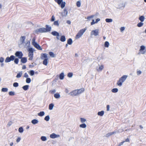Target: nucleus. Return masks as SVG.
<instances>
[{"label": "nucleus", "mask_w": 146, "mask_h": 146, "mask_svg": "<svg viewBox=\"0 0 146 146\" xmlns=\"http://www.w3.org/2000/svg\"><path fill=\"white\" fill-rule=\"evenodd\" d=\"M127 77V75H125L123 76L117 81V84L120 87L121 86L123 83L126 80Z\"/></svg>", "instance_id": "obj_1"}, {"label": "nucleus", "mask_w": 146, "mask_h": 146, "mask_svg": "<svg viewBox=\"0 0 146 146\" xmlns=\"http://www.w3.org/2000/svg\"><path fill=\"white\" fill-rule=\"evenodd\" d=\"M86 29V28H85L84 29L80 30L76 35V39H77L80 38L83 35Z\"/></svg>", "instance_id": "obj_2"}, {"label": "nucleus", "mask_w": 146, "mask_h": 146, "mask_svg": "<svg viewBox=\"0 0 146 146\" xmlns=\"http://www.w3.org/2000/svg\"><path fill=\"white\" fill-rule=\"evenodd\" d=\"M125 6V2L123 1L119 2L116 6V8L119 9H123Z\"/></svg>", "instance_id": "obj_3"}, {"label": "nucleus", "mask_w": 146, "mask_h": 146, "mask_svg": "<svg viewBox=\"0 0 146 146\" xmlns=\"http://www.w3.org/2000/svg\"><path fill=\"white\" fill-rule=\"evenodd\" d=\"M28 50L29 52L28 56L29 57V60H32L33 56V51L32 48H29Z\"/></svg>", "instance_id": "obj_4"}, {"label": "nucleus", "mask_w": 146, "mask_h": 146, "mask_svg": "<svg viewBox=\"0 0 146 146\" xmlns=\"http://www.w3.org/2000/svg\"><path fill=\"white\" fill-rule=\"evenodd\" d=\"M56 2L58 5H60V7L62 9H63L65 6L66 3L63 1V0H54Z\"/></svg>", "instance_id": "obj_5"}, {"label": "nucleus", "mask_w": 146, "mask_h": 146, "mask_svg": "<svg viewBox=\"0 0 146 146\" xmlns=\"http://www.w3.org/2000/svg\"><path fill=\"white\" fill-rule=\"evenodd\" d=\"M146 53V49L144 45H142L140 46V49L139 50V54H145Z\"/></svg>", "instance_id": "obj_6"}, {"label": "nucleus", "mask_w": 146, "mask_h": 146, "mask_svg": "<svg viewBox=\"0 0 146 146\" xmlns=\"http://www.w3.org/2000/svg\"><path fill=\"white\" fill-rule=\"evenodd\" d=\"M99 30L98 29L92 30L91 32L90 35L91 36L94 35L95 36H98L99 34Z\"/></svg>", "instance_id": "obj_7"}, {"label": "nucleus", "mask_w": 146, "mask_h": 146, "mask_svg": "<svg viewBox=\"0 0 146 146\" xmlns=\"http://www.w3.org/2000/svg\"><path fill=\"white\" fill-rule=\"evenodd\" d=\"M45 28H41L36 29L35 31V33L36 34H38L39 33H45Z\"/></svg>", "instance_id": "obj_8"}, {"label": "nucleus", "mask_w": 146, "mask_h": 146, "mask_svg": "<svg viewBox=\"0 0 146 146\" xmlns=\"http://www.w3.org/2000/svg\"><path fill=\"white\" fill-rule=\"evenodd\" d=\"M104 66L102 64H98V66L96 67V70L98 72H101L104 69Z\"/></svg>", "instance_id": "obj_9"}, {"label": "nucleus", "mask_w": 146, "mask_h": 146, "mask_svg": "<svg viewBox=\"0 0 146 146\" xmlns=\"http://www.w3.org/2000/svg\"><path fill=\"white\" fill-rule=\"evenodd\" d=\"M15 55L16 56L18 57L19 59H21L23 55V53L21 51L16 52Z\"/></svg>", "instance_id": "obj_10"}, {"label": "nucleus", "mask_w": 146, "mask_h": 146, "mask_svg": "<svg viewBox=\"0 0 146 146\" xmlns=\"http://www.w3.org/2000/svg\"><path fill=\"white\" fill-rule=\"evenodd\" d=\"M118 132V131H117L116 130H115L113 132H110V133H108L106 134L105 135H104V137H106L107 138L109 137L110 136L112 135L113 134H116V133H117Z\"/></svg>", "instance_id": "obj_11"}, {"label": "nucleus", "mask_w": 146, "mask_h": 146, "mask_svg": "<svg viewBox=\"0 0 146 146\" xmlns=\"http://www.w3.org/2000/svg\"><path fill=\"white\" fill-rule=\"evenodd\" d=\"M25 39L26 37L25 36H21L19 40V42L20 43L19 44V45L21 44H24L25 42Z\"/></svg>", "instance_id": "obj_12"}, {"label": "nucleus", "mask_w": 146, "mask_h": 146, "mask_svg": "<svg viewBox=\"0 0 146 146\" xmlns=\"http://www.w3.org/2000/svg\"><path fill=\"white\" fill-rule=\"evenodd\" d=\"M68 14V12L66 9H64L63 12L61 13V15L62 17H66L67 16Z\"/></svg>", "instance_id": "obj_13"}, {"label": "nucleus", "mask_w": 146, "mask_h": 146, "mask_svg": "<svg viewBox=\"0 0 146 146\" xmlns=\"http://www.w3.org/2000/svg\"><path fill=\"white\" fill-rule=\"evenodd\" d=\"M60 137V135L56 134L54 133L51 134L50 135V137L52 139H54L56 138L59 137Z\"/></svg>", "instance_id": "obj_14"}, {"label": "nucleus", "mask_w": 146, "mask_h": 146, "mask_svg": "<svg viewBox=\"0 0 146 146\" xmlns=\"http://www.w3.org/2000/svg\"><path fill=\"white\" fill-rule=\"evenodd\" d=\"M77 92V90H76L70 92L69 94L72 96H77L78 95Z\"/></svg>", "instance_id": "obj_15"}, {"label": "nucleus", "mask_w": 146, "mask_h": 146, "mask_svg": "<svg viewBox=\"0 0 146 146\" xmlns=\"http://www.w3.org/2000/svg\"><path fill=\"white\" fill-rule=\"evenodd\" d=\"M100 18H97L95 21L94 19H92V22H91V25H93L96 24L98 22L100 21Z\"/></svg>", "instance_id": "obj_16"}, {"label": "nucleus", "mask_w": 146, "mask_h": 146, "mask_svg": "<svg viewBox=\"0 0 146 146\" xmlns=\"http://www.w3.org/2000/svg\"><path fill=\"white\" fill-rule=\"evenodd\" d=\"M33 46L37 49L39 50H42V49L39 45L36 42H34L33 44Z\"/></svg>", "instance_id": "obj_17"}, {"label": "nucleus", "mask_w": 146, "mask_h": 146, "mask_svg": "<svg viewBox=\"0 0 146 146\" xmlns=\"http://www.w3.org/2000/svg\"><path fill=\"white\" fill-rule=\"evenodd\" d=\"M30 42L29 41L27 40L26 42L24 43V44H23L25 47V48L28 47L30 45Z\"/></svg>", "instance_id": "obj_18"}, {"label": "nucleus", "mask_w": 146, "mask_h": 146, "mask_svg": "<svg viewBox=\"0 0 146 146\" xmlns=\"http://www.w3.org/2000/svg\"><path fill=\"white\" fill-rule=\"evenodd\" d=\"M41 58L42 60L48 59L47 54H41Z\"/></svg>", "instance_id": "obj_19"}, {"label": "nucleus", "mask_w": 146, "mask_h": 146, "mask_svg": "<svg viewBox=\"0 0 146 146\" xmlns=\"http://www.w3.org/2000/svg\"><path fill=\"white\" fill-rule=\"evenodd\" d=\"M46 28H45L46 30L45 32L50 31L51 30V27L50 26L46 25Z\"/></svg>", "instance_id": "obj_20"}, {"label": "nucleus", "mask_w": 146, "mask_h": 146, "mask_svg": "<svg viewBox=\"0 0 146 146\" xmlns=\"http://www.w3.org/2000/svg\"><path fill=\"white\" fill-rule=\"evenodd\" d=\"M77 91L78 95H79L83 93L84 91V88H81L79 89L76 90Z\"/></svg>", "instance_id": "obj_21"}, {"label": "nucleus", "mask_w": 146, "mask_h": 146, "mask_svg": "<svg viewBox=\"0 0 146 146\" xmlns=\"http://www.w3.org/2000/svg\"><path fill=\"white\" fill-rule=\"evenodd\" d=\"M97 15H98V14H97V13L95 15H91L88 16V17H87V18H86L88 20H90L92 18H93V17H95V18L96 17V16H97Z\"/></svg>", "instance_id": "obj_22"}, {"label": "nucleus", "mask_w": 146, "mask_h": 146, "mask_svg": "<svg viewBox=\"0 0 146 146\" xmlns=\"http://www.w3.org/2000/svg\"><path fill=\"white\" fill-rule=\"evenodd\" d=\"M22 74H23L22 71H21L17 73V74L16 76V78H21L22 76Z\"/></svg>", "instance_id": "obj_23"}, {"label": "nucleus", "mask_w": 146, "mask_h": 146, "mask_svg": "<svg viewBox=\"0 0 146 146\" xmlns=\"http://www.w3.org/2000/svg\"><path fill=\"white\" fill-rule=\"evenodd\" d=\"M21 62L23 63H25L27 62V59L26 57H23L21 58Z\"/></svg>", "instance_id": "obj_24"}, {"label": "nucleus", "mask_w": 146, "mask_h": 146, "mask_svg": "<svg viewBox=\"0 0 146 146\" xmlns=\"http://www.w3.org/2000/svg\"><path fill=\"white\" fill-rule=\"evenodd\" d=\"M104 111H100L98 112L97 113V114L99 116H102L104 115Z\"/></svg>", "instance_id": "obj_25"}, {"label": "nucleus", "mask_w": 146, "mask_h": 146, "mask_svg": "<svg viewBox=\"0 0 146 146\" xmlns=\"http://www.w3.org/2000/svg\"><path fill=\"white\" fill-rule=\"evenodd\" d=\"M44 114L45 113L43 111H40L39 113H38V115L40 117L43 116Z\"/></svg>", "instance_id": "obj_26"}, {"label": "nucleus", "mask_w": 146, "mask_h": 146, "mask_svg": "<svg viewBox=\"0 0 146 146\" xmlns=\"http://www.w3.org/2000/svg\"><path fill=\"white\" fill-rule=\"evenodd\" d=\"M64 77V75L63 72H62L59 75V78L60 80L63 79Z\"/></svg>", "instance_id": "obj_27"}, {"label": "nucleus", "mask_w": 146, "mask_h": 146, "mask_svg": "<svg viewBox=\"0 0 146 146\" xmlns=\"http://www.w3.org/2000/svg\"><path fill=\"white\" fill-rule=\"evenodd\" d=\"M51 34L54 36H58L59 35V33L56 31H54L52 32Z\"/></svg>", "instance_id": "obj_28"}, {"label": "nucleus", "mask_w": 146, "mask_h": 146, "mask_svg": "<svg viewBox=\"0 0 146 146\" xmlns=\"http://www.w3.org/2000/svg\"><path fill=\"white\" fill-rule=\"evenodd\" d=\"M54 96L55 98L56 99H58L60 98V96L59 94L56 93L54 94Z\"/></svg>", "instance_id": "obj_29"}, {"label": "nucleus", "mask_w": 146, "mask_h": 146, "mask_svg": "<svg viewBox=\"0 0 146 146\" xmlns=\"http://www.w3.org/2000/svg\"><path fill=\"white\" fill-rule=\"evenodd\" d=\"M54 106V104H51L49 105V109L50 110H52L53 109Z\"/></svg>", "instance_id": "obj_30"}, {"label": "nucleus", "mask_w": 146, "mask_h": 146, "mask_svg": "<svg viewBox=\"0 0 146 146\" xmlns=\"http://www.w3.org/2000/svg\"><path fill=\"white\" fill-rule=\"evenodd\" d=\"M118 89L116 88H114L112 89L111 90V91L112 92L114 93H116L118 92Z\"/></svg>", "instance_id": "obj_31"}, {"label": "nucleus", "mask_w": 146, "mask_h": 146, "mask_svg": "<svg viewBox=\"0 0 146 146\" xmlns=\"http://www.w3.org/2000/svg\"><path fill=\"white\" fill-rule=\"evenodd\" d=\"M60 40L62 42H64L66 41V38L65 36L62 35L61 36L60 38Z\"/></svg>", "instance_id": "obj_32"}, {"label": "nucleus", "mask_w": 146, "mask_h": 146, "mask_svg": "<svg viewBox=\"0 0 146 146\" xmlns=\"http://www.w3.org/2000/svg\"><path fill=\"white\" fill-rule=\"evenodd\" d=\"M38 122V121L36 119H34L32 121V123L33 124H37Z\"/></svg>", "instance_id": "obj_33"}, {"label": "nucleus", "mask_w": 146, "mask_h": 146, "mask_svg": "<svg viewBox=\"0 0 146 146\" xmlns=\"http://www.w3.org/2000/svg\"><path fill=\"white\" fill-rule=\"evenodd\" d=\"M48 59H44L43 62V64L44 65L46 66L48 64Z\"/></svg>", "instance_id": "obj_34"}, {"label": "nucleus", "mask_w": 146, "mask_h": 146, "mask_svg": "<svg viewBox=\"0 0 146 146\" xmlns=\"http://www.w3.org/2000/svg\"><path fill=\"white\" fill-rule=\"evenodd\" d=\"M139 20L141 22H143L144 21L145 17L143 16H141L139 18Z\"/></svg>", "instance_id": "obj_35"}, {"label": "nucleus", "mask_w": 146, "mask_h": 146, "mask_svg": "<svg viewBox=\"0 0 146 146\" xmlns=\"http://www.w3.org/2000/svg\"><path fill=\"white\" fill-rule=\"evenodd\" d=\"M40 139L42 141H45L47 140V138L46 136H42L40 137Z\"/></svg>", "instance_id": "obj_36"}, {"label": "nucleus", "mask_w": 146, "mask_h": 146, "mask_svg": "<svg viewBox=\"0 0 146 146\" xmlns=\"http://www.w3.org/2000/svg\"><path fill=\"white\" fill-rule=\"evenodd\" d=\"M29 87V85H25V86H23L22 87V88L24 90L26 91V90H27L28 89Z\"/></svg>", "instance_id": "obj_37"}, {"label": "nucleus", "mask_w": 146, "mask_h": 146, "mask_svg": "<svg viewBox=\"0 0 146 146\" xmlns=\"http://www.w3.org/2000/svg\"><path fill=\"white\" fill-rule=\"evenodd\" d=\"M72 39L71 38H69L68 41H67V43L68 44L71 45L72 44Z\"/></svg>", "instance_id": "obj_38"}, {"label": "nucleus", "mask_w": 146, "mask_h": 146, "mask_svg": "<svg viewBox=\"0 0 146 146\" xmlns=\"http://www.w3.org/2000/svg\"><path fill=\"white\" fill-rule=\"evenodd\" d=\"M110 44L108 42L106 41L104 43V46L105 47L108 48L109 47Z\"/></svg>", "instance_id": "obj_39"}, {"label": "nucleus", "mask_w": 146, "mask_h": 146, "mask_svg": "<svg viewBox=\"0 0 146 146\" xmlns=\"http://www.w3.org/2000/svg\"><path fill=\"white\" fill-rule=\"evenodd\" d=\"M53 24L54 25L57 26V27L59 26V24L58 23V21H54V23Z\"/></svg>", "instance_id": "obj_40"}, {"label": "nucleus", "mask_w": 146, "mask_h": 146, "mask_svg": "<svg viewBox=\"0 0 146 146\" xmlns=\"http://www.w3.org/2000/svg\"><path fill=\"white\" fill-rule=\"evenodd\" d=\"M105 21L107 23H111L113 21L112 19H106Z\"/></svg>", "instance_id": "obj_41"}, {"label": "nucleus", "mask_w": 146, "mask_h": 146, "mask_svg": "<svg viewBox=\"0 0 146 146\" xmlns=\"http://www.w3.org/2000/svg\"><path fill=\"white\" fill-rule=\"evenodd\" d=\"M1 90L2 92H7L8 90V89L6 88H2Z\"/></svg>", "instance_id": "obj_42"}, {"label": "nucleus", "mask_w": 146, "mask_h": 146, "mask_svg": "<svg viewBox=\"0 0 146 146\" xmlns=\"http://www.w3.org/2000/svg\"><path fill=\"white\" fill-rule=\"evenodd\" d=\"M50 119V117L49 115H48L46 116L44 118V119L46 121H48Z\"/></svg>", "instance_id": "obj_43"}, {"label": "nucleus", "mask_w": 146, "mask_h": 146, "mask_svg": "<svg viewBox=\"0 0 146 146\" xmlns=\"http://www.w3.org/2000/svg\"><path fill=\"white\" fill-rule=\"evenodd\" d=\"M143 23H142V22H140L138 23L137 24V26L138 27H141L143 26Z\"/></svg>", "instance_id": "obj_44"}, {"label": "nucleus", "mask_w": 146, "mask_h": 146, "mask_svg": "<svg viewBox=\"0 0 146 146\" xmlns=\"http://www.w3.org/2000/svg\"><path fill=\"white\" fill-rule=\"evenodd\" d=\"M26 81L27 83H30L31 82V79L30 78H27Z\"/></svg>", "instance_id": "obj_45"}, {"label": "nucleus", "mask_w": 146, "mask_h": 146, "mask_svg": "<svg viewBox=\"0 0 146 146\" xmlns=\"http://www.w3.org/2000/svg\"><path fill=\"white\" fill-rule=\"evenodd\" d=\"M29 73L31 76H33L34 75V71L33 70H31L30 71Z\"/></svg>", "instance_id": "obj_46"}, {"label": "nucleus", "mask_w": 146, "mask_h": 146, "mask_svg": "<svg viewBox=\"0 0 146 146\" xmlns=\"http://www.w3.org/2000/svg\"><path fill=\"white\" fill-rule=\"evenodd\" d=\"M11 61V60L10 59V58H9V57H7V58H6L5 60V62H10Z\"/></svg>", "instance_id": "obj_47"}, {"label": "nucleus", "mask_w": 146, "mask_h": 146, "mask_svg": "<svg viewBox=\"0 0 146 146\" xmlns=\"http://www.w3.org/2000/svg\"><path fill=\"white\" fill-rule=\"evenodd\" d=\"M73 74L72 73H69L68 74L67 76L69 78H71L72 77Z\"/></svg>", "instance_id": "obj_48"}, {"label": "nucleus", "mask_w": 146, "mask_h": 146, "mask_svg": "<svg viewBox=\"0 0 146 146\" xmlns=\"http://www.w3.org/2000/svg\"><path fill=\"white\" fill-rule=\"evenodd\" d=\"M80 120L82 123H84L86 121V119L83 118H80Z\"/></svg>", "instance_id": "obj_49"}, {"label": "nucleus", "mask_w": 146, "mask_h": 146, "mask_svg": "<svg viewBox=\"0 0 146 146\" xmlns=\"http://www.w3.org/2000/svg\"><path fill=\"white\" fill-rule=\"evenodd\" d=\"M49 54L50 56L52 57H54L55 56L54 53L52 52H50Z\"/></svg>", "instance_id": "obj_50"}, {"label": "nucleus", "mask_w": 146, "mask_h": 146, "mask_svg": "<svg viewBox=\"0 0 146 146\" xmlns=\"http://www.w3.org/2000/svg\"><path fill=\"white\" fill-rule=\"evenodd\" d=\"M86 127V125L85 123L82 124L80 125V127L81 128H85Z\"/></svg>", "instance_id": "obj_51"}, {"label": "nucleus", "mask_w": 146, "mask_h": 146, "mask_svg": "<svg viewBox=\"0 0 146 146\" xmlns=\"http://www.w3.org/2000/svg\"><path fill=\"white\" fill-rule=\"evenodd\" d=\"M9 94L10 96H13L15 95V93L14 92L11 91L9 92Z\"/></svg>", "instance_id": "obj_52"}, {"label": "nucleus", "mask_w": 146, "mask_h": 146, "mask_svg": "<svg viewBox=\"0 0 146 146\" xmlns=\"http://www.w3.org/2000/svg\"><path fill=\"white\" fill-rule=\"evenodd\" d=\"M76 5L78 7H80L81 6V3L80 1H78L76 3Z\"/></svg>", "instance_id": "obj_53"}, {"label": "nucleus", "mask_w": 146, "mask_h": 146, "mask_svg": "<svg viewBox=\"0 0 146 146\" xmlns=\"http://www.w3.org/2000/svg\"><path fill=\"white\" fill-rule=\"evenodd\" d=\"M19 60L17 58H16L15 59L14 62L16 64H18V62H19Z\"/></svg>", "instance_id": "obj_54"}, {"label": "nucleus", "mask_w": 146, "mask_h": 146, "mask_svg": "<svg viewBox=\"0 0 146 146\" xmlns=\"http://www.w3.org/2000/svg\"><path fill=\"white\" fill-rule=\"evenodd\" d=\"M10 59L11 60V61H13L14 60L15 58V56L13 55H11L10 56Z\"/></svg>", "instance_id": "obj_55"}, {"label": "nucleus", "mask_w": 146, "mask_h": 146, "mask_svg": "<svg viewBox=\"0 0 146 146\" xmlns=\"http://www.w3.org/2000/svg\"><path fill=\"white\" fill-rule=\"evenodd\" d=\"M23 128H19L18 131L19 133H22L23 132Z\"/></svg>", "instance_id": "obj_56"}, {"label": "nucleus", "mask_w": 146, "mask_h": 146, "mask_svg": "<svg viewBox=\"0 0 146 146\" xmlns=\"http://www.w3.org/2000/svg\"><path fill=\"white\" fill-rule=\"evenodd\" d=\"M19 84L17 82H15L13 84V86L14 87H17L18 86Z\"/></svg>", "instance_id": "obj_57"}, {"label": "nucleus", "mask_w": 146, "mask_h": 146, "mask_svg": "<svg viewBox=\"0 0 146 146\" xmlns=\"http://www.w3.org/2000/svg\"><path fill=\"white\" fill-rule=\"evenodd\" d=\"M4 58L2 57H1L0 58V62L3 63L4 61Z\"/></svg>", "instance_id": "obj_58"}, {"label": "nucleus", "mask_w": 146, "mask_h": 146, "mask_svg": "<svg viewBox=\"0 0 146 146\" xmlns=\"http://www.w3.org/2000/svg\"><path fill=\"white\" fill-rule=\"evenodd\" d=\"M137 74L138 76L140 75L142 73L141 71V70L137 71Z\"/></svg>", "instance_id": "obj_59"}, {"label": "nucleus", "mask_w": 146, "mask_h": 146, "mask_svg": "<svg viewBox=\"0 0 146 146\" xmlns=\"http://www.w3.org/2000/svg\"><path fill=\"white\" fill-rule=\"evenodd\" d=\"M13 123V122L11 121H10L9 122L7 126V127H9L10 125H11Z\"/></svg>", "instance_id": "obj_60"}, {"label": "nucleus", "mask_w": 146, "mask_h": 146, "mask_svg": "<svg viewBox=\"0 0 146 146\" xmlns=\"http://www.w3.org/2000/svg\"><path fill=\"white\" fill-rule=\"evenodd\" d=\"M125 28L124 27H121L120 28L121 32H122L125 30Z\"/></svg>", "instance_id": "obj_61"}, {"label": "nucleus", "mask_w": 146, "mask_h": 146, "mask_svg": "<svg viewBox=\"0 0 146 146\" xmlns=\"http://www.w3.org/2000/svg\"><path fill=\"white\" fill-rule=\"evenodd\" d=\"M55 17L54 16H52L51 18V21H55Z\"/></svg>", "instance_id": "obj_62"}, {"label": "nucleus", "mask_w": 146, "mask_h": 146, "mask_svg": "<svg viewBox=\"0 0 146 146\" xmlns=\"http://www.w3.org/2000/svg\"><path fill=\"white\" fill-rule=\"evenodd\" d=\"M21 139L20 137H18L16 140V142L17 143L19 142Z\"/></svg>", "instance_id": "obj_63"}, {"label": "nucleus", "mask_w": 146, "mask_h": 146, "mask_svg": "<svg viewBox=\"0 0 146 146\" xmlns=\"http://www.w3.org/2000/svg\"><path fill=\"white\" fill-rule=\"evenodd\" d=\"M125 142V141H123L121 143H119L118 145L117 146H121Z\"/></svg>", "instance_id": "obj_64"}]
</instances>
